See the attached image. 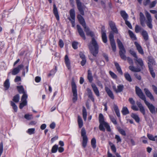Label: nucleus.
<instances>
[{
    "instance_id": "obj_43",
    "label": "nucleus",
    "mask_w": 157,
    "mask_h": 157,
    "mask_svg": "<svg viewBox=\"0 0 157 157\" xmlns=\"http://www.w3.org/2000/svg\"><path fill=\"white\" fill-rule=\"evenodd\" d=\"M11 105L13 107V108L15 112H17V107L15 103L11 101Z\"/></svg>"
},
{
    "instance_id": "obj_21",
    "label": "nucleus",
    "mask_w": 157,
    "mask_h": 157,
    "mask_svg": "<svg viewBox=\"0 0 157 157\" xmlns=\"http://www.w3.org/2000/svg\"><path fill=\"white\" fill-rule=\"evenodd\" d=\"M105 90L107 92L108 96L112 99H114V96L112 92L108 87H105Z\"/></svg>"
},
{
    "instance_id": "obj_61",
    "label": "nucleus",
    "mask_w": 157,
    "mask_h": 157,
    "mask_svg": "<svg viewBox=\"0 0 157 157\" xmlns=\"http://www.w3.org/2000/svg\"><path fill=\"white\" fill-rule=\"evenodd\" d=\"M25 118L27 120H30L32 118V115L26 114L25 115Z\"/></svg>"
},
{
    "instance_id": "obj_54",
    "label": "nucleus",
    "mask_w": 157,
    "mask_h": 157,
    "mask_svg": "<svg viewBox=\"0 0 157 157\" xmlns=\"http://www.w3.org/2000/svg\"><path fill=\"white\" fill-rule=\"evenodd\" d=\"M110 118L112 121V122L114 124H117V122L116 119L114 117H113L112 116H110L109 117Z\"/></svg>"
},
{
    "instance_id": "obj_42",
    "label": "nucleus",
    "mask_w": 157,
    "mask_h": 157,
    "mask_svg": "<svg viewBox=\"0 0 157 157\" xmlns=\"http://www.w3.org/2000/svg\"><path fill=\"white\" fill-rule=\"evenodd\" d=\"M96 140L95 138H93L91 140V145L94 148H95L96 147Z\"/></svg>"
},
{
    "instance_id": "obj_25",
    "label": "nucleus",
    "mask_w": 157,
    "mask_h": 157,
    "mask_svg": "<svg viewBox=\"0 0 157 157\" xmlns=\"http://www.w3.org/2000/svg\"><path fill=\"white\" fill-rule=\"evenodd\" d=\"M129 69L133 72H138L140 71V68L138 67H135L133 66H130L129 67Z\"/></svg>"
},
{
    "instance_id": "obj_44",
    "label": "nucleus",
    "mask_w": 157,
    "mask_h": 157,
    "mask_svg": "<svg viewBox=\"0 0 157 157\" xmlns=\"http://www.w3.org/2000/svg\"><path fill=\"white\" fill-rule=\"evenodd\" d=\"M142 28L139 26V25H136L135 27V32L136 33H139L142 30Z\"/></svg>"
},
{
    "instance_id": "obj_34",
    "label": "nucleus",
    "mask_w": 157,
    "mask_h": 157,
    "mask_svg": "<svg viewBox=\"0 0 157 157\" xmlns=\"http://www.w3.org/2000/svg\"><path fill=\"white\" fill-rule=\"evenodd\" d=\"M17 88L20 94H26L24 90L23 86H17Z\"/></svg>"
},
{
    "instance_id": "obj_12",
    "label": "nucleus",
    "mask_w": 157,
    "mask_h": 157,
    "mask_svg": "<svg viewBox=\"0 0 157 157\" xmlns=\"http://www.w3.org/2000/svg\"><path fill=\"white\" fill-rule=\"evenodd\" d=\"M144 90L146 96L148 97L151 100L154 101L155 99L154 97L149 90L146 88L144 89Z\"/></svg>"
},
{
    "instance_id": "obj_11",
    "label": "nucleus",
    "mask_w": 157,
    "mask_h": 157,
    "mask_svg": "<svg viewBox=\"0 0 157 157\" xmlns=\"http://www.w3.org/2000/svg\"><path fill=\"white\" fill-rule=\"evenodd\" d=\"M136 103L137 105L139 108L140 111L143 114L144 116V117H145V111L144 106L140 102L137 101H136Z\"/></svg>"
},
{
    "instance_id": "obj_47",
    "label": "nucleus",
    "mask_w": 157,
    "mask_h": 157,
    "mask_svg": "<svg viewBox=\"0 0 157 157\" xmlns=\"http://www.w3.org/2000/svg\"><path fill=\"white\" fill-rule=\"evenodd\" d=\"M157 3L156 0L154 1L151 2H150L149 4V7L150 8H152L154 7Z\"/></svg>"
},
{
    "instance_id": "obj_2",
    "label": "nucleus",
    "mask_w": 157,
    "mask_h": 157,
    "mask_svg": "<svg viewBox=\"0 0 157 157\" xmlns=\"http://www.w3.org/2000/svg\"><path fill=\"white\" fill-rule=\"evenodd\" d=\"M88 46L91 53L94 56H96L98 53V46L97 41L94 38H92V41Z\"/></svg>"
},
{
    "instance_id": "obj_30",
    "label": "nucleus",
    "mask_w": 157,
    "mask_h": 157,
    "mask_svg": "<svg viewBox=\"0 0 157 157\" xmlns=\"http://www.w3.org/2000/svg\"><path fill=\"white\" fill-rule=\"evenodd\" d=\"M78 122L79 128H81L83 125V122L81 117L79 116L78 117Z\"/></svg>"
},
{
    "instance_id": "obj_32",
    "label": "nucleus",
    "mask_w": 157,
    "mask_h": 157,
    "mask_svg": "<svg viewBox=\"0 0 157 157\" xmlns=\"http://www.w3.org/2000/svg\"><path fill=\"white\" fill-rule=\"evenodd\" d=\"M145 15L147 19L146 22H152V19L150 14L147 12H146Z\"/></svg>"
},
{
    "instance_id": "obj_17",
    "label": "nucleus",
    "mask_w": 157,
    "mask_h": 157,
    "mask_svg": "<svg viewBox=\"0 0 157 157\" xmlns=\"http://www.w3.org/2000/svg\"><path fill=\"white\" fill-rule=\"evenodd\" d=\"M91 86L95 94L97 96H99L100 95L99 92L96 85L94 83H92L91 84Z\"/></svg>"
},
{
    "instance_id": "obj_36",
    "label": "nucleus",
    "mask_w": 157,
    "mask_h": 157,
    "mask_svg": "<svg viewBox=\"0 0 157 157\" xmlns=\"http://www.w3.org/2000/svg\"><path fill=\"white\" fill-rule=\"evenodd\" d=\"M121 14L124 20H127L128 16L125 11H121Z\"/></svg>"
},
{
    "instance_id": "obj_6",
    "label": "nucleus",
    "mask_w": 157,
    "mask_h": 157,
    "mask_svg": "<svg viewBox=\"0 0 157 157\" xmlns=\"http://www.w3.org/2000/svg\"><path fill=\"white\" fill-rule=\"evenodd\" d=\"M136 94L140 99L144 101L146 100V97L141 90L137 86L136 87Z\"/></svg>"
},
{
    "instance_id": "obj_52",
    "label": "nucleus",
    "mask_w": 157,
    "mask_h": 157,
    "mask_svg": "<svg viewBox=\"0 0 157 157\" xmlns=\"http://www.w3.org/2000/svg\"><path fill=\"white\" fill-rule=\"evenodd\" d=\"M147 136L149 139L152 141H155V136H154L152 135L148 134H147Z\"/></svg>"
},
{
    "instance_id": "obj_3",
    "label": "nucleus",
    "mask_w": 157,
    "mask_h": 157,
    "mask_svg": "<svg viewBox=\"0 0 157 157\" xmlns=\"http://www.w3.org/2000/svg\"><path fill=\"white\" fill-rule=\"evenodd\" d=\"M81 135L82 137V146L85 147L88 142V138L86 135V132L84 128H82L81 131Z\"/></svg>"
},
{
    "instance_id": "obj_26",
    "label": "nucleus",
    "mask_w": 157,
    "mask_h": 157,
    "mask_svg": "<svg viewBox=\"0 0 157 157\" xmlns=\"http://www.w3.org/2000/svg\"><path fill=\"white\" fill-rule=\"evenodd\" d=\"M72 91L73 94H77L76 86L74 81L72 80L71 82Z\"/></svg>"
},
{
    "instance_id": "obj_41",
    "label": "nucleus",
    "mask_w": 157,
    "mask_h": 157,
    "mask_svg": "<svg viewBox=\"0 0 157 157\" xmlns=\"http://www.w3.org/2000/svg\"><path fill=\"white\" fill-rule=\"evenodd\" d=\"M20 96L19 94H17L14 96L13 100L14 102L17 103L19 100Z\"/></svg>"
},
{
    "instance_id": "obj_50",
    "label": "nucleus",
    "mask_w": 157,
    "mask_h": 157,
    "mask_svg": "<svg viewBox=\"0 0 157 157\" xmlns=\"http://www.w3.org/2000/svg\"><path fill=\"white\" fill-rule=\"evenodd\" d=\"M109 73L111 77L113 79H116L117 78V75L113 72L110 71Z\"/></svg>"
},
{
    "instance_id": "obj_4",
    "label": "nucleus",
    "mask_w": 157,
    "mask_h": 157,
    "mask_svg": "<svg viewBox=\"0 0 157 157\" xmlns=\"http://www.w3.org/2000/svg\"><path fill=\"white\" fill-rule=\"evenodd\" d=\"M70 17L68 18V19L71 21L72 24V27H75V13L74 9H71L70 11Z\"/></svg>"
},
{
    "instance_id": "obj_48",
    "label": "nucleus",
    "mask_w": 157,
    "mask_h": 157,
    "mask_svg": "<svg viewBox=\"0 0 157 157\" xmlns=\"http://www.w3.org/2000/svg\"><path fill=\"white\" fill-rule=\"evenodd\" d=\"M111 45L112 47L113 50L115 52L116 49V45L115 41L110 42Z\"/></svg>"
},
{
    "instance_id": "obj_53",
    "label": "nucleus",
    "mask_w": 157,
    "mask_h": 157,
    "mask_svg": "<svg viewBox=\"0 0 157 157\" xmlns=\"http://www.w3.org/2000/svg\"><path fill=\"white\" fill-rule=\"evenodd\" d=\"M109 38L110 42H114V36L113 34L112 33H110L109 35Z\"/></svg>"
},
{
    "instance_id": "obj_56",
    "label": "nucleus",
    "mask_w": 157,
    "mask_h": 157,
    "mask_svg": "<svg viewBox=\"0 0 157 157\" xmlns=\"http://www.w3.org/2000/svg\"><path fill=\"white\" fill-rule=\"evenodd\" d=\"M78 42H74L72 43V46L74 49H77L78 48Z\"/></svg>"
},
{
    "instance_id": "obj_10",
    "label": "nucleus",
    "mask_w": 157,
    "mask_h": 157,
    "mask_svg": "<svg viewBox=\"0 0 157 157\" xmlns=\"http://www.w3.org/2000/svg\"><path fill=\"white\" fill-rule=\"evenodd\" d=\"M124 86L123 85H120L117 86V88L115 85L113 86V90L117 93H120L122 92L124 89Z\"/></svg>"
},
{
    "instance_id": "obj_63",
    "label": "nucleus",
    "mask_w": 157,
    "mask_h": 157,
    "mask_svg": "<svg viewBox=\"0 0 157 157\" xmlns=\"http://www.w3.org/2000/svg\"><path fill=\"white\" fill-rule=\"evenodd\" d=\"M115 139L117 140V143L121 141V140L120 137L118 135H115Z\"/></svg>"
},
{
    "instance_id": "obj_38",
    "label": "nucleus",
    "mask_w": 157,
    "mask_h": 157,
    "mask_svg": "<svg viewBox=\"0 0 157 157\" xmlns=\"http://www.w3.org/2000/svg\"><path fill=\"white\" fill-rule=\"evenodd\" d=\"M131 117L133 118L137 122H139L140 118L136 114L132 113L131 114Z\"/></svg>"
},
{
    "instance_id": "obj_18",
    "label": "nucleus",
    "mask_w": 157,
    "mask_h": 157,
    "mask_svg": "<svg viewBox=\"0 0 157 157\" xmlns=\"http://www.w3.org/2000/svg\"><path fill=\"white\" fill-rule=\"evenodd\" d=\"M86 91H87V95L88 97L92 101L94 102V99L91 90L89 88H87L86 89Z\"/></svg>"
},
{
    "instance_id": "obj_45",
    "label": "nucleus",
    "mask_w": 157,
    "mask_h": 157,
    "mask_svg": "<svg viewBox=\"0 0 157 157\" xmlns=\"http://www.w3.org/2000/svg\"><path fill=\"white\" fill-rule=\"evenodd\" d=\"M35 129L34 128H29L27 131V132L29 135L33 134L35 133Z\"/></svg>"
},
{
    "instance_id": "obj_37",
    "label": "nucleus",
    "mask_w": 157,
    "mask_h": 157,
    "mask_svg": "<svg viewBox=\"0 0 157 157\" xmlns=\"http://www.w3.org/2000/svg\"><path fill=\"white\" fill-rule=\"evenodd\" d=\"M10 86V83L9 79H7L4 83V86L6 90L8 89Z\"/></svg>"
},
{
    "instance_id": "obj_24",
    "label": "nucleus",
    "mask_w": 157,
    "mask_h": 157,
    "mask_svg": "<svg viewBox=\"0 0 157 157\" xmlns=\"http://www.w3.org/2000/svg\"><path fill=\"white\" fill-rule=\"evenodd\" d=\"M119 53L120 56L122 59L124 60L126 59L127 57L125 55L126 53L125 49L120 50Z\"/></svg>"
},
{
    "instance_id": "obj_31",
    "label": "nucleus",
    "mask_w": 157,
    "mask_h": 157,
    "mask_svg": "<svg viewBox=\"0 0 157 157\" xmlns=\"http://www.w3.org/2000/svg\"><path fill=\"white\" fill-rule=\"evenodd\" d=\"M124 76L126 79L129 82L132 81V79L129 75L128 72H126L124 74Z\"/></svg>"
},
{
    "instance_id": "obj_46",
    "label": "nucleus",
    "mask_w": 157,
    "mask_h": 157,
    "mask_svg": "<svg viewBox=\"0 0 157 157\" xmlns=\"http://www.w3.org/2000/svg\"><path fill=\"white\" fill-rule=\"evenodd\" d=\"M129 52L130 54L135 58H137V56L135 52L132 50L130 49L129 50Z\"/></svg>"
},
{
    "instance_id": "obj_5",
    "label": "nucleus",
    "mask_w": 157,
    "mask_h": 157,
    "mask_svg": "<svg viewBox=\"0 0 157 157\" xmlns=\"http://www.w3.org/2000/svg\"><path fill=\"white\" fill-rule=\"evenodd\" d=\"M28 96L26 94H24L23 95L21 98V102L20 103L19 108L22 109L25 106L27 105V99Z\"/></svg>"
},
{
    "instance_id": "obj_13",
    "label": "nucleus",
    "mask_w": 157,
    "mask_h": 157,
    "mask_svg": "<svg viewBox=\"0 0 157 157\" xmlns=\"http://www.w3.org/2000/svg\"><path fill=\"white\" fill-rule=\"evenodd\" d=\"M77 29L80 35V36L82 37L84 40L86 39V37L85 35V34L82 29L81 28L80 25H77Z\"/></svg>"
},
{
    "instance_id": "obj_29",
    "label": "nucleus",
    "mask_w": 157,
    "mask_h": 157,
    "mask_svg": "<svg viewBox=\"0 0 157 157\" xmlns=\"http://www.w3.org/2000/svg\"><path fill=\"white\" fill-rule=\"evenodd\" d=\"M87 78L90 82H91L93 80V78L91 71L90 70L88 71Z\"/></svg>"
},
{
    "instance_id": "obj_23",
    "label": "nucleus",
    "mask_w": 157,
    "mask_h": 157,
    "mask_svg": "<svg viewBox=\"0 0 157 157\" xmlns=\"http://www.w3.org/2000/svg\"><path fill=\"white\" fill-rule=\"evenodd\" d=\"M134 60L135 61V63H137L141 67H142L144 66V64L141 58H138V57H137V58L134 59Z\"/></svg>"
},
{
    "instance_id": "obj_9",
    "label": "nucleus",
    "mask_w": 157,
    "mask_h": 157,
    "mask_svg": "<svg viewBox=\"0 0 157 157\" xmlns=\"http://www.w3.org/2000/svg\"><path fill=\"white\" fill-rule=\"evenodd\" d=\"M78 9L80 14L83 15H84V12L82 6V3L79 0H76Z\"/></svg>"
},
{
    "instance_id": "obj_7",
    "label": "nucleus",
    "mask_w": 157,
    "mask_h": 157,
    "mask_svg": "<svg viewBox=\"0 0 157 157\" xmlns=\"http://www.w3.org/2000/svg\"><path fill=\"white\" fill-rule=\"evenodd\" d=\"M145 103L147 106L150 112L152 113H155V106L151 104L150 103L146 100L144 101Z\"/></svg>"
},
{
    "instance_id": "obj_20",
    "label": "nucleus",
    "mask_w": 157,
    "mask_h": 157,
    "mask_svg": "<svg viewBox=\"0 0 157 157\" xmlns=\"http://www.w3.org/2000/svg\"><path fill=\"white\" fill-rule=\"evenodd\" d=\"M53 12L57 20H59V16L58 14V10L55 4H54L53 5Z\"/></svg>"
},
{
    "instance_id": "obj_33",
    "label": "nucleus",
    "mask_w": 157,
    "mask_h": 157,
    "mask_svg": "<svg viewBox=\"0 0 157 157\" xmlns=\"http://www.w3.org/2000/svg\"><path fill=\"white\" fill-rule=\"evenodd\" d=\"M121 112L124 115H126L129 113L128 108L126 107H123Z\"/></svg>"
},
{
    "instance_id": "obj_57",
    "label": "nucleus",
    "mask_w": 157,
    "mask_h": 157,
    "mask_svg": "<svg viewBox=\"0 0 157 157\" xmlns=\"http://www.w3.org/2000/svg\"><path fill=\"white\" fill-rule=\"evenodd\" d=\"M118 131L120 132V133L122 135L125 136H126V133L124 130L123 129L119 128L118 129Z\"/></svg>"
},
{
    "instance_id": "obj_40",
    "label": "nucleus",
    "mask_w": 157,
    "mask_h": 157,
    "mask_svg": "<svg viewBox=\"0 0 157 157\" xmlns=\"http://www.w3.org/2000/svg\"><path fill=\"white\" fill-rule=\"evenodd\" d=\"M128 33L130 37L133 40H136V38L135 35L131 31L129 30L128 31Z\"/></svg>"
},
{
    "instance_id": "obj_8",
    "label": "nucleus",
    "mask_w": 157,
    "mask_h": 157,
    "mask_svg": "<svg viewBox=\"0 0 157 157\" xmlns=\"http://www.w3.org/2000/svg\"><path fill=\"white\" fill-rule=\"evenodd\" d=\"M24 67V65L21 64L18 65L17 67L14 68L12 71V74L13 75H15L17 74L20 70Z\"/></svg>"
},
{
    "instance_id": "obj_19",
    "label": "nucleus",
    "mask_w": 157,
    "mask_h": 157,
    "mask_svg": "<svg viewBox=\"0 0 157 157\" xmlns=\"http://www.w3.org/2000/svg\"><path fill=\"white\" fill-rule=\"evenodd\" d=\"M77 18L80 23L82 26H85V25H86V23L83 17L79 14L78 15Z\"/></svg>"
},
{
    "instance_id": "obj_58",
    "label": "nucleus",
    "mask_w": 157,
    "mask_h": 157,
    "mask_svg": "<svg viewBox=\"0 0 157 157\" xmlns=\"http://www.w3.org/2000/svg\"><path fill=\"white\" fill-rule=\"evenodd\" d=\"M56 68L55 69H53V70H52L51 71L50 73L48 74V76H50L52 75H54L55 74V73H56Z\"/></svg>"
},
{
    "instance_id": "obj_1",
    "label": "nucleus",
    "mask_w": 157,
    "mask_h": 157,
    "mask_svg": "<svg viewBox=\"0 0 157 157\" xmlns=\"http://www.w3.org/2000/svg\"><path fill=\"white\" fill-rule=\"evenodd\" d=\"M99 121L100 123L99 129L101 131H105V129L104 126L106 128L108 132H110L111 129L109 124L107 122L104 121V118L103 115L100 113L99 116Z\"/></svg>"
},
{
    "instance_id": "obj_51",
    "label": "nucleus",
    "mask_w": 157,
    "mask_h": 157,
    "mask_svg": "<svg viewBox=\"0 0 157 157\" xmlns=\"http://www.w3.org/2000/svg\"><path fill=\"white\" fill-rule=\"evenodd\" d=\"M58 146L56 145H55L52 147V153H56L58 149Z\"/></svg>"
},
{
    "instance_id": "obj_39",
    "label": "nucleus",
    "mask_w": 157,
    "mask_h": 157,
    "mask_svg": "<svg viewBox=\"0 0 157 157\" xmlns=\"http://www.w3.org/2000/svg\"><path fill=\"white\" fill-rule=\"evenodd\" d=\"M87 115V114L86 109L85 107H83L82 109V116L83 118L85 121L86 119Z\"/></svg>"
},
{
    "instance_id": "obj_64",
    "label": "nucleus",
    "mask_w": 157,
    "mask_h": 157,
    "mask_svg": "<svg viewBox=\"0 0 157 157\" xmlns=\"http://www.w3.org/2000/svg\"><path fill=\"white\" fill-rule=\"evenodd\" d=\"M152 89L155 94H157V87L154 85H152Z\"/></svg>"
},
{
    "instance_id": "obj_49",
    "label": "nucleus",
    "mask_w": 157,
    "mask_h": 157,
    "mask_svg": "<svg viewBox=\"0 0 157 157\" xmlns=\"http://www.w3.org/2000/svg\"><path fill=\"white\" fill-rule=\"evenodd\" d=\"M145 17H142L140 18V23L141 25L143 26L144 27L145 26Z\"/></svg>"
},
{
    "instance_id": "obj_28",
    "label": "nucleus",
    "mask_w": 157,
    "mask_h": 157,
    "mask_svg": "<svg viewBox=\"0 0 157 157\" xmlns=\"http://www.w3.org/2000/svg\"><path fill=\"white\" fill-rule=\"evenodd\" d=\"M141 34L145 40L146 41L148 40V35L147 32L146 31L144 30H143L141 33Z\"/></svg>"
},
{
    "instance_id": "obj_62",
    "label": "nucleus",
    "mask_w": 157,
    "mask_h": 157,
    "mask_svg": "<svg viewBox=\"0 0 157 157\" xmlns=\"http://www.w3.org/2000/svg\"><path fill=\"white\" fill-rule=\"evenodd\" d=\"M73 102H75L77 99V94H73Z\"/></svg>"
},
{
    "instance_id": "obj_16",
    "label": "nucleus",
    "mask_w": 157,
    "mask_h": 157,
    "mask_svg": "<svg viewBox=\"0 0 157 157\" xmlns=\"http://www.w3.org/2000/svg\"><path fill=\"white\" fill-rule=\"evenodd\" d=\"M64 60L65 63L66 67L69 70L71 69V63L67 55H66L64 58Z\"/></svg>"
},
{
    "instance_id": "obj_27",
    "label": "nucleus",
    "mask_w": 157,
    "mask_h": 157,
    "mask_svg": "<svg viewBox=\"0 0 157 157\" xmlns=\"http://www.w3.org/2000/svg\"><path fill=\"white\" fill-rule=\"evenodd\" d=\"M116 67L117 71L121 75H123V72L121 69V67L119 64L117 62L114 63Z\"/></svg>"
},
{
    "instance_id": "obj_14",
    "label": "nucleus",
    "mask_w": 157,
    "mask_h": 157,
    "mask_svg": "<svg viewBox=\"0 0 157 157\" xmlns=\"http://www.w3.org/2000/svg\"><path fill=\"white\" fill-rule=\"evenodd\" d=\"M134 44L139 53L141 55H144V52L140 45L138 43L136 42H135Z\"/></svg>"
},
{
    "instance_id": "obj_60",
    "label": "nucleus",
    "mask_w": 157,
    "mask_h": 157,
    "mask_svg": "<svg viewBox=\"0 0 157 157\" xmlns=\"http://www.w3.org/2000/svg\"><path fill=\"white\" fill-rule=\"evenodd\" d=\"M124 21H125L126 24L130 29H132V27L130 22L128 21L127 20H126Z\"/></svg>"
},
{
    "instance_id": "obj_15",
    "label": "nucleus",
    "mask_w": 157,
    "mask_h": 157,
    "mask_svg": "<svg viewBox=\"0 0 157 157\" xmlns=\"http://www.w3.org/2000/svg\"><path fill=\"white\" fill-rule=\"evenodd\" d=\"M101 33L102 40L104 43H106L107 42V36L105 31L104 30V28L103 27L102 28Z\"/></svg>"
},
{
    "instance_id": "obj_35",
    "label": "nucleus",
    "mask_w": 157,
    "mask_h": 157,
    "mask_svg": "<svg viewBox=\"0 0 157 157\" xmlns=\"http://www.w3.org/2000/svg\"><path fill=\"white\" fill-rule=\"evenodd\" d=\"M117 42L120 50L125 49L122 42L119 39H117Z\"/></svg>"
},
{
    "instance_id": "obj_59",
    "label": "nucleus",
    "mask_w": 157,
    "mask_h": 157,
    "mask_svg": "<svg viewBox=\"0 0 157 157\" xmlns=\"http://www.w3.org/2000/svg\"><path fill=\"white\" fill-rule=\"evenodd\" d=\"M3 151V143L1 142L0 144V156H1Z\"/></svg>"
},
{
    "instance_id": "obj_55",
    "label": "nucleus",
    "mask_w": 157,
    "mask_h": 157,
    "mask_svg": "<svg viewBox=\"0 0 157 157\" xmlns=\"http://www.w3.org/2000/svg\"><path fill=\"white\" fill-rule=\"evenodd\" d=\"M149 70L150 71V73L152 75V76L153 78H155V73L153 71L152 68H151V67L149 66Z\"/></svg>"
},
{
    "instance_id": "obj_22",
    "label": "nucleus",
    "mask_w": 157,
    "mask_h": 157,
    "mask_svg": "<svg viewBox=\"0 0 157 157\" xmlns=\"http://www.w3.org/2000/svg\"><path fill=\"white\" fill-rule=\"evenodd\" d=\"M83 27L85 31L86 32L87 35H90L92 37H93L94 36L93 33L90 30L89 28L86 26V25L85 26H83Z\"/></svg>"
}]
</instances>
